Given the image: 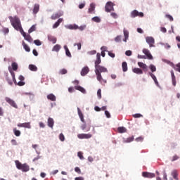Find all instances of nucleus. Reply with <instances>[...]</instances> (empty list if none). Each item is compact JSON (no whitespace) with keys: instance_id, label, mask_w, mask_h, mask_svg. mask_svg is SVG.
Wrapping results in <instances>:
<instances>
[{"instance_id":"1","label":"nucleus","mask_w":180,"mask_h":180,"mask_svg":"<svg viewBox=\"0 0 180 180\" xmlns=\"http://www.w3.org/2000/svg\"><path fill=\"white\" fill-rule=\"evenodd\" d=\"M101 72H108V69L101 65L95 66V74L96 75L97 80L101 82V84H105L107 81L103 79L102 77Z\"/></svg>"},{"instance_id":"2","label":"nucleus","mask_w":180,"mask_h":180,"mask_svg":"<svg viewBox=\"0 0 180 180\" xmlns=\"http://www.w3.org/2000/svg\"><path fill=\"white\" fill-rule=\"evenodd\" d=\"M8 18L10 19V22L13 27H14L15 30H18L22 33V32H23V28H22V24H20V19L16 16H10Z\"/></svg>"},{"instance_id":"3","label":"nucleus","mask_w":180,"mask_h":180,"mask_svg":"<svg viewBox=\"0 0 180 180\" xmlns=\"http://www.w3.org/2000/svg\"><path fill=\"white\" fill-rule=\"evenodd\" d=\"M105 11V12H112V11H115V8H113V3H112V1H108L106 3Z\"/></svg>"},{"instance_id":"4","label":"nucleus","mask_w":180,"mask_h":180,"mask_svg":"<svg viewBox=\"0 0 180 180\" xmlns=\"http://www.w3.org/2000/svg\"><path fill=\"white\" fill-rule=\"evenodd\" d=\"M143 18L144 16V13L143 12H139L137 10H134L131 13V18Z\"/></svg>"},{"instance_id":"5","label":"nucleus","mask_w":180,"mask_h":180,"mask_svg":"<svg viewBox=\"0 0 180 180\" xmlns=\"http://www.w3.org/2000/svg\"><path fill=\"white\" fill-rule=\"evenodd\" d=\"M5 101L6 102H7V103H9L13 108H15V109H18V105L16 104L15 101L9 97H6Z\"/></svg>"},{"instance_id":"6","label":"nucleus","mask_w":180,"mask_h":180,"mask_svg":"<svg viewBox=\"0 0 180 180\" xmlns=\"http://www.w3.org/2000/svg\"><path fill=\"white\" fill-rule=\"evenodd\" d=\"M146 41L149 44V47H154V43H155V40L153 37H146Z\"/></svg>"},{"instance_id":"7","label":"nucleus","mask_w":180,"mask_h":180,"mask_svg":"<svg viewBox=\"0 0 180 180\" xmlns=\"http://www.w3.org/2000/svg\"><path fill=\"white\" fill-rule=\"evenodd\" d=\"M77 137L80 140H84V139H91L92 137V134H77Z\"/></svg>"},{"instance_id":"8","label":"nucleus","mask_w":180,"mask_h":180,"mask_svg":"<svg viewBox=\"0 0 180 180\" xmlns=\"http://www.w3.org/2000/svg\"><path fill=\"white\" fill-rule=\"evenodd\" d=\"M142 176H143V178H155V174L154 173H150L148 172H143L142 173Z\"/></svg>"},{"instance_id":"9","label":"nucleus","mask_w":180,"mask_h":180,"mask_svg":"<svg viewBox=\"0 0 180 180\" xmlns=\"http://www.w3.org/2000/svg\"><path fill=\"white\" fill-rule=\"evenodd\" d=\"M21 34L23 36L25 39L27 40V41H29V43H32V41H33V39H32L30 34H26V32H25V31H22L21 32Z\"/></svg>"},{"instance_id":"10","label":"nucleus","mask_w":180,"mask_h":180,"mask_svg":"<svg viewBox=\"0 0 180 180\" xmlns=\"http://www.w3.org/2000/svg\"><path fill=\"white\" fill-rule=\"evenodd\" d=\"M143 53L144 55L146 56V57L148 60H153V55H151V53H150V51L148 49H143Z\"/></svg>"},{"instance_id":"11","label":"nucleus","mask_w":180,"mask_h":180,"mask_svg":"<svg viewBox=\"0 0 180 180\" xmlns=\"http://www.w3.org/2000/svg\"><path fill=\"white\" fill-rule=\"evenodd\" d=\"M138 65L140 67V68H142L145 72L148 71V66H147V65L143 62H138Z\"/></svg>"},{"instance_id":"12","label":"nucleus","mask_w":180,"mask_h":180,"mask_svg":"<svg viewBox=\"0 0 180 180\" xmlns=\"http://www.w3.org/2000/svg\"><path fill=\"white\" fill-rule=\"evenodd\" d=\"M18 127H25V129H32V125L30 122L20 123L18 124Z\"/></svg>"},{"instance_id":"13","label":"nucleus","mask_w":180,"mask_h":180,"mask_svg":"<svg viewBox=\"0 0 180 180\" xmlns=\"http://www.w3.org/2000/svg\"><path fill=\"white\" fill-rule=\"evenodd\" d=\"M63 12L59 11L58 13H56L54 14H53L51 17V19H52V20H56V19H58V18H60V16H63Z\"/></svg>"},{"instance_id":"14","label":"nucleus","mask_w":180,"mask_h":180,"mask_svg":"<svg viewBox=\"0 0 180 180\" xmlns=\"http://www.w3.org/2000/svg\"><path fill=\"white\" fill-rule=\"evenodd\" d=\"M88 72H89V68H88V66H86L82 68V70L81 71V76L85 77V75H86V74H88Z\"/></svg>"},{"instance_id":"15","label":"nucleus","mask_w":180,"mask_h":180,"mask_svg":"<svg viewBox=\"0 0 180 180\" xmlns=\"http://www.w3.org/2000/svg\"><path fill=\"white\" fill-rule=\"evenodd\" d=\"M39 11H40V4H34L32 10L34 15H37L39 13Z\"/></svg>"},{"instance_id":"16","label":"nucleus","mask_w":180,"mask_h":180,"mask_svg":"<svg viewBox=\"0 0 180 180\" xmlns=\"http://www.w3.org/2000/svg\"><path fill=\"white\" fill-rule=\"evenodd\" d=\"M170 72L172 75V85L174 86H176V78L175 77V74L174 73V70H171Z\"/></svg>"},{"instance_id":"17","label":"nucleus","mask_w":180,"mask_h":180,"mask_svg":"<svg viewBox=\"0 0 180 180\" xmlns=\"http://www.w3.org/2000/svg\"><path fill=\"white\" fill-rule=\"evenodd\" d=\"M102 63V60H101V53H98L96 54V60H95V67L99 65Z\"/></svg>"},{"instance_id":"18","label":"nucleus","mask_w":180,"mask_h":180,"mask_svg":"<svg viewBox=\"0 0 180 180\" xmlns=\"http://www.w3.org/2000/svg\"><path fill=\"white\" fill-rule=\"evenodd\" d=\"M77 112H78L79 117L81 120V122H82L83 123H85V120L84 119V114H82V112L81 111L79 108H77Z\"/></svg>"},{"instance_id":"19","label":"nucleus","mask_w":180,"mask_h":180,"mask_svg":"<svg viewBox=\"0 0 180 180\" xmlns=\"http://www.w3.org/2000/svg\"><path fill=\"white\" fill-rule=\"evenodd\" d=\"M48 40L51 41L53 44H56V43H57V38L52 35H48Z\"/></svg>"},{"instance_id":"20","label":"nucleus","mask_w":180,"mask_h":180,"mask_svg":"<svg viewBox=\"0 0 180 180\" xmlns=\"http://www.w3.org/2000/svg\"><path fill=\"white\" fill-rule=\"evenodd\" d=\"M47 99L49 101H51L52 102H56L57 101V98L53 94H50L47 96Z\"/></svg>"},{"instance_id":"21","label":"nucleus","mask_w":180,"mask_h":180,"mask_svg":"<svg viewBox=\"0 0 180 180\" xmlns=\"http://www.w3.org/2000/svg\"><path fill=\"white\" fill-rule=\"evenodd\" d=\"M63 23V18H59L53 25V29H57L60 24Z\"/></svg>"},{"instance_id":"22","label":"nucleus","mask_w":180,"mask_h":180,"mask_svg":"<svg viewBox=\"0 0 180 180\" xmlns=\"http://www.w3.org/2000/svg\"><path fill=\"white\" fill-rule=\"evenodd\" d=\"M48 126L49 127H51V129H53L54 127V120H53V118L49 117L48 119Z\"/></svg>"},{"instance_id":"23","label":"nucleus","mask_w":180,"mask_h":180,"mask_svg":"<svg viewBox=\"0 0 180 180\" xmlns=\"http://www.w3.org/2000/svg\"><path fill=\"white\" fill-rule=\"evenodd\" d=\"M8 70L13 77V81L15 85H17L18 82H16V78H15V73L12 71V68L11 67H8Z\"/></svg>"},{"instance_id":"24","label":"nucleus","mask_w":180,"mask_h":180,"mask_svg":"<svg viewBox=\"0 0 180 180\" xmlns=\"http://www.w3.org/2000/svg\"><path fill=\"white\" fill-rule=\"evenodd\" d=\"M132 72H134V74L141 75L143 74V70L139 68H134L132 69Z\"/></svg>"},{"instance_id":"25","label":"nucleus","mask_w":180,"mask_h":180,"mask_svg":"<svg viewBox=\"0 0 180 180\" xmlns=\"http://www.w3.org/2000/svg\"><path fill=\"white\" fill-rule=\"evenodd\" d=\"M75 89H77V91H79L80 92H82V94H86V91L85 90V89H84V87L81 86H75Z\"/></svg>"},{"instance_id":"26","label":"nucleus","mask_w":180,"mask_h":180,"mask_svg":"<svg viewBox=\"0 0 180 180\" xmlns=\"http://www.w3.org/2000/svg\"><path fill=\"white\" fill-rule=\"evenodd\" d=\"M22 171V172H27L29 171L30 168L29 166L26 164H23L22 166L21 167V169H20Z\"/></svg>"},{"instance_id":"27","label":"nucleus","mask_w":180,"mask_h":180,"mask_svg":"<svg viewBox=\"0 0 180 180\" xmlns=\"http://www.w3.org/2000/svg\"><path fill=\"white\" fill-rule=\"evenodd\" d=\"M94 11H95V4L91 3L90 4V7L89 8L88 13H92L94 12Z\"/></svg>"},{"instance_id":"28","label":"nucleus","mask_w":180,"mask_h":180,"mask_svg":"<svg viewBox=\"0 0 180 180\" xmlns=\"http://www.w3.org/2000/svg\"><path fill=\"white\" fill-rule=\"evenodd\" d=\"M64 49L65 50V54L68 57H72L71 52H70V49H68V47L67 45L64 46Z\"/></svg>"},{"instance_id":"29","label":"nucleus","mask_w":180,"mask_h":180,"mask_svg":"<svg viewBox=\"0 0 180 180\" xmlns=\"http://www.w3.org/2000/svg\"><path fill=\"white\" fill-rule=\"evenodd\" d=\"M172 176H173L174 179L178 180V171L173 170L172 172Z\"/></svg>"},{"instance_id":"30","label":"nucleus","mask_w":180,"mask_h":180,"mask_svg":"<svg viewBox=\"0 0 180 180\" xmlns=\"http://www.w3.org/2000/svg\"><path fill=\"white\" fill-rule=\"evenodd\" d=\"M117 131L119 133H126L127 131V129L124 127H120L117 128Z\"/></svg>"},{"instance_id":"31","label":"nucleus","mask_w":180,"mask_h":180,"mask_svg":"<svg viewBox=\"0 0 180 180\" xmlns=\"http://www.w3.org/2000/svg\"><path fill=\"white\" fill-rule=\"evenodd\" d=\"M60 49L61 46H60L59 44H56L53 46L52 51H56L58 53V51H60Z\"/></svg>"},{"instance_id":"32","label":"nucleus","mask_w":180,"mask_h":180,"mask_svg":"<svg viewBox=\"0 0 180 180\" xmlns=\"http://www.w3.org/2000/svg\"><path fill=\"white\" fill-rule=\"evenodd\" d=\"M122 70L124 72H126L127 71V63L123 62L122 63Z\"/></svg>"},{"instance_id":"33","label":"nucleus","mask_w":180,"mask_h":180,"mask_svg":"<svg viewBox=\"0 0 180 180\" xmlns=\"http://www.w3.org/2000/svg\"><path fill=\"white\" fill-rule=\"evenodd\" d=\"M12 70L13 71H18V63L15 62L12 63L11 64Z\"/></svg>"},{"instance_id":"34","label":"nucleus","mask_w":180,"mask_h":180,"mask_svg":"<svg viewBox=\"0 0 180 180\" xmlns=\"http://www.w3.org/2000/svg\"><path fill=\"white\" fill-rule=\"evenodd\" d=\"M151 78L153 79V81L155 82V84H156V85H158V81L157 80V77H155V75H154V74L150 72L149 73Z\"/></svg>"},{"instance_id":"35","label":"nucleus","mask_w":180,"mask_h":180,"mask_svg":"<svg viewBox=\"0 0 180 180\" xmlns=\"http://www.w3.org/2000/svg\"><path fill=\"white\" fill-rule=\"evenodd\" d=\"M23 48L25 49V51H27L28 53L30 51V47L26 44V43L22 42Z\"/></svg>"},{"instance_id":"36","label":"nucleus","mask_w":180,"mask_h":180,"mask_svg":"<svg viewBox=\"0 0 180 180\" xmlns=\"http://www.w3.org/2000/svg\"><path fill=\"white\" fill-rule=\"evenodd\" d=\"M29 69L30 70V71H37V67L34 65H30Z\"/></svg>"},{"instance_id":"37","label":"nucleus","mask_w":180,"mask_h":180,"mask_svg":"<svg viewBox=\"0 0 180 180\" xmlns=\"http://www.w3.org/2000/svg\"><path fill=\"white\" fill-rule=\"evenodd\" d=\"M15 165L18 169H20L23 166V165H22V163H20V162H19L18 160H15Z\"/></svg>"},{"instance_id":"38","label":"nucleus","mask_w":180,"mask_h":180,"mask_svg":"<svg viewBox=\"0 0 180 180\" xmlns=\"http://www.w3.org/2000/svg\"><path fill=\"white\" fill-rule=\"evenodd\" d=\"M13 133L16 137H19V136H20V131L16 129V128L13 129Z\"/></svg>"},{"instance_id":"39","label":"nucleus","mask_w":180,"mask_h":180,"mask_svg":"<svg viewBox=\"0 0 180 180\" xmlns=\"http://www.w3.org/2000/svg\"><path fill=\"white\" fill-rule=\"evenodd\" d=\"M173 68L175 70V71H178V72H180V63L176 64V65H174Z\"/></svg>"},{"instance_id":"40","label":"nucleus","mask_w":180,"mask_h":180,"mask_svg":"<svg viewBox=\"0 0 180 180\" xmlns=\"http://www.w3.org/2000/svg\"><path fill=\"white\" fill-rule=\"evenodd\" d=\"M134 140V136H130L124 141V143H131V141H133Z\"/></svg>"},{"instance_id":"41","label":"nucleus","mask_w":180,"mask_h":180,"mask_svg":"<svg viewBox=\"0 0 180 180\" xmlns=\"http://www.w3.org/2000/svg\"><path fill=\"white\" fill-rule=\"evenodd\" d=\"M33 32H36V25H32L28 30V33H33Z\"/></svg>"},{"instance_id":"42","label":"nucleus","mask_w":180,"mask_h":180,"mask_svg":"<svg viewBox=\"0 0 180 180\" xmlns=\"http://www.w3.org/2000/svg\"><path fill=\"white\" fill-rule=\"evenodd\" d=\"M149 68L153 72H155V71H157V68H155L154 65H150Z\"/></svg>"},{"instance_id":"43","label":"nucleus","mask_w":180,"mask_h":180,"mask_svg":"<svg viewBox=\"0 0 180 180\" xmlns=\"http://www.w3.org/2000/svg\"><path fill=\"white\" fill-rule=\"evenodd\" d=\"M97 96H98V99H101L102 98V90L101 89H99L97 91Z\"/></svg>"},{"instance_id":"44","label":"nucleus","mask_w":180,"mask_h":180,"mask_svg":"<svg viewBox=\"0 0 180 180\" xmlns=\"http://www.w3.org/2000/svg\"><path fill=\"white\" fill-rule=\"evenodd\" d=\"M92 20H93L94 22H96V23H100V22H101V18H100L99 17H94V18H92Z\"/></svg>"},{"instance_id":"45","label":"nucleus","mask_w":180,"mask_h":180,"mask_svg":"<svg viewBox=\"0 0 180 180\" xmlns=\"http://www.w3.org/2000/svg\"><path fill=\"white\" fill-rule=\"evenodd\" d=\"M67 72H68V71H67L66 69H61L59 71V74H60V75H64L65 74H67Z\"/></svg>"},{"instance_id":"46","label":"nucleus","mask_w":180,"mask_h":180,"mask_svg":"<svg viewBox=\"0 0 180 180\" xmlns=\"http://www.w3.org/2000/svg\"><path fill=\"white\" fill-rule=\"evenodd\" d=\"M4 34H8L9 33V28L4 27L1 30Z\"/></svg>"},{"instance_id":"47","label":"nucleus","mask_w":180,"mask_h":180,"mask_svg":"<svg viewBox=\"0 0 180 180\" xmlns=\"http://www.w3.org/2000/svg\"><path fill=\"white\" fill-rule=\"evenodd\" d=\"M115 41L119 43V41H122V36L118 35L115 38Z\"/></svg>"},{"instance_id":"48","label":"nucleus","mask_w":180,"mask_h":180,"mask_svg":"<svg viewBox=\"0 0 180 180\" xmlns=\"http://www.w3.org/2000/svg\"><path fill=\"white\" fill-rule=\"evenodd\" d=\"M124 35L125 39H129V31L126 30V29H124Z\"/></svg>"},{"instance_id":"49","label":"nucleus","mask_w":180,"mask_h":180,"mask_svg":"<svg viewBox=\"0 0 180 180\" xmlns=\"http://www.w3.org/2000/svg\"><path fill=\"white\" fill-rule=\"evenodd\" d=\"M69 29L77 30L78 29V25H70Z\"/></svg>"},{"instance_id":"50","label":"nucleus","mask_w":180,"mask_h":180,"mask_svg":"<svg viewBox=\"0 0 180 180\" xmlns=\"http://www.w3.org/2000/svg\"><path fill=\"white\" fill-rule=\"evenodd\" d=\"M34 44H36V46H41V41H40V40L39 39H36L34 41Z\"/></svg>"},{"instance_id":"51","label":"nucleus","mask_w":180,"mask_h":180,"mask_svg":"<svg viewBox=\"0 0 180 180\" xmlns=\"http://www.w3.org/2000/svg\"><path fill=\"white\" fill-rule=\"evenodd\" d=\"M59 140H60V141H64V140H65V137L64 136V134H60Z\"/></svg>"},{"instance_id":"52","label":"nucleus","mask_w":180,"mask_h":180,"mask_svg":"<svg viewBox=\"0 0 180 180\" xmlns=\"http://www.w3.org/2000/svg\"><path fill=\"white\" fill-rule=\"evenodd\" d=\"M82 152H78L77 153V157L80 158V160H84V155H82Z\"/></svg>"},{"instance_id":"53","label":"nucleus","mask_w":180,"mask_h":180,"mask_svg":"<svg viewBox=\"0 0 180 180\" xmlns=\"http://www.w3.org/2000/svg\"><path fill=\"white\" fill-rule=\"evenodd\" d=\"M176 160H179V156L175 155L172 157V162H174V161H176Z\"/></svg>"},{"instance_id":"54","label":"nucleus","mask_w":180,"mask_h":180,"mask_svg":"<svg viewBox=\"0 0 180 180\" xmlns=\"http://www.w3.org/2000/svg\"><path fill=\"white\" fill-rule=\"evenodd\" d=\"M166 18H167V19H168V20H170V22H173V21H174V18H173V17H172V15H168V14H167V15H166Z\"/></svg>"},{"instance_id":"55","label":"nucleus","mask_w":180,"mask_h":180,"mask_svg":"<svg viewBox=\"0 0 180 180\" xmlns=\"http://www.w3.org/2000/svg\"><path fill=\"white\" fill-rule=\"evenodd\" d=\"M125 54H126V56H127L128 57H130V56H131V54H132V52H131V51L128 50V51H127L125 52Z\"/></svg>"},{"instance_id":"56","label":"nucleus","mask_w":180,"mask_h":180,"mask_svg":"<svg viewBox=\"0 0 180 180\" xmlns=\"http://www.w3.org/2000/svg\"><path fill=\"white\" fill-rule=\"evenodd\" d=\"M75 172H77V174H81V169H79V167H77L75 168Z\"/></svg>"},{"instance_id":"57","label":"nucleus","mask_w":180,"mask_h":180,"mask_svg":"<svg viewBox=\"0 0 180 180\" xmlns=\"http://www.w3.org/2000/svg\"><path fill=\"white\" fill-rule=\"evenodd\" d=\"M16 85H18V86H23V85H25V82L22 81H20L19 82L17 83Z\"/></svg>"},{"instance_id":"58","label":"nucleus","mask_w":180,"mask_h":180,"mask_svg":"<svg viewBox=\"0 0 180 180\" xmlns=\"http://www.w3.org/2000/svg\"><path fill=\"white\" fill-rule=\"evenodd\" d=\"M11 144L12 146H18V142L15 139L11 140Z\"/></svg>"},{"instance_id":"59","label":"nucleus","mask_w":180,"mask_h":180,"mask_svg":"<svg viewBox=\"0 0 180 180\" xmlns=\"http://www.w3.org/2000/svg\"><path fill=\"white\" fill-rule=\"evenodd\" d=\"M108 56H110V57H111L112 58H115V53L110 52V51H108Z\"/></svg>"},{"instance_id":"60","label":"nucleus","mask_w":180,"mask_h":180,"mask_svg":"<svg viewBox=\"0 0 180 180\" xmlns=\"http://www.w3.org/2000/svg\"><path fill=\"white\" fill-rule=\"evenodd\" d=\"M110 15L114 18V19H117V14H116V13H111Z\"/></svg>"},{"instance_id":"61","label":"nucleus","mask_w":180,"mask_h":180,"mask_svg":"<svg viewBox=\"0 0 180 180\" xmlns=\"http://www.w3.org/2000/svg\"><path fill=\"white\" fill-rule=\"evenodd\" d=\"M105 115L106 117H108V118L110 117V113L109 112V111L105 110Z\"/></svg>"},{"instance_id":"62","label":"nucleus","mask_w":180,"mask_h":180,"mask_svg":"<svg viewBox=\"0 0 180 180\" xmlns=\"http://www.w3.org/2000/svg\"><path fill=\"white\" fill-rule=\"evenodd\" d=\"M74 46H77V49L78 50H81V43H78V44H75Z\"/></svg>"},{"instance_id":"63","label":"nucleus","mask_w":180,"mask_h":180,"mask_svg":"<svg viewBox=\"0 0 180 180\" xmlns=\"http://www.w3.org/2000/svg\"><path fill=\"white\" fill-rule=\"evenodd\" d=\"M143 137L140 136L136 139V141H143Z\"/></svg>"},{"instance_id":"64","label":"nucleus","mask_w":180,"mask_h":180,"mask_svg":"<svg viewBox=\"0 0 180 180\" xmlns=\"http://www.w3.org/2000/svg\"><path fill=\"white\" fill-rule=\"evenodd\" d=\"M75 180H84V177H82V176L76 177V178L75 179Z\"/></svg>"}]
</instances>
